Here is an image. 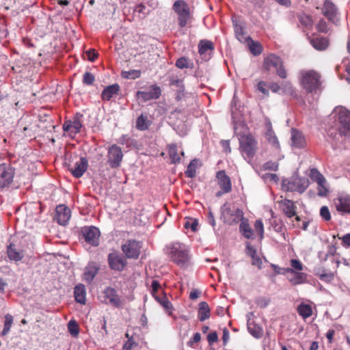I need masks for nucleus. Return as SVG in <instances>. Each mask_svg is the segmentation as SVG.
Returning a JSON list of instances; mask_svg holds the SVG:
<instances>
[{
	"instance_id": "obj_1",
	"label": "nucleus",
	"mask_w": 350,
	"mask_h": 350,
	"mask_svg": "<svg viewBox=\"0 0 350 350\" xmlns=\"http://www.w3.org/2000/svg\"><path fill=\"white\" fill-rule=\"evenodd\" d=\"M240 149L245 160L252 165L255 172L261 176L262 166L253 159L256 150V142L251 135H241L239 137Z\"/></svg>"
},
{
	"instance_id": "obj_2",
	"label": "nucleus",
	"mask_w": 350,
	"mask_h": 350,
	"mask_svg": "<svg viewBox=\"0 0 350 350\" xmlns=\"http://www.w3.org/2000/svg\"><path fill=\"white\" fill-rule=\"evenodd\" d=\"M165 253L180 267H185L189 264V250L185 244L179 242L172 243L166 246Z\"/></svg>"
},
{
	"instance_id": "obj_3",
	"label": "nucleus",
	"mask_w": 350,
	"mask_h": 350,
	"mask_svg": "<svg viewBox=\"0 0 350 350\" xmlns=\"http://www.w3.org/2000/svg\"><path fill=\"white\" fill-rule=\"evenodd\" d=\"M300 84L307 93L317 94L321 90V75L314 70H302L300 72Z\"/></svg>"
},
{
	"instance_id": "obj_4",
	"label": "nucleus",
	"mask_w": 350,
	"mask_h": 350,
	"mask_svg": "<svg viewBox=\"0 0 350 350\" xmlns=\"http://www.w3.org/2000/svg\"><path fill=\"white\" fill-rule=\"evenodd\" d=\"M310 185V181L306 177L293 176L291 179L285 180L282 183V189L286 191H297L304 193Z\"/></svg>"
},
{
	"instance_id": "obj_5",
	"label": "nucleus",
	"mask_w": 350,
	"mask_h": 350,
	"mask_svg": "<svg viewBox=\"0 0 350 350\" xmlns=\"http://www.w3.org/2000/svg\"><path fill=\"white\" fill-rule=\"evenodd\" d=\"M173 9L178 15L179 27H185L191 18L188 5L184 1L178 0L174 2Z\"/></svg>"
},
{
	"instance_id": "obj_6",
	"label": "nucleus",
	"mask_w": 350,
	"mask_h": 350,
	"mask_svg": "<svg viewBox=\"0 0 350 350\" xmlns=\"http://www.w3.org/2000/svg\"><path fill=\"white\" fill-rule=\"evenodd\" d=\"M264 132L267 146H270L276 153L280 151V145L278 137L272 129L271 122L269 119H264Z\"/></svg>"
},
{
	"instance_id": "obj_7",
	"label": "nucleus",
	"mask_w": 350,
	"mask_h": 350,
	"mask_svg": "<svg viewBox=\"0 0 350 350\" xmlns=\"http://www.w3.org/2000/svg\"><path fill=\"white\" fill-rule=\"evenodd\" d=\"M107 163L111 168L118 167L122 162L123 153L121 148L116 144L109 147L107 152Z\"/></svg>"
},
{
	"instance_id": "obj_8",
	"label": "nucleus",
	"mask_w": 350,
	"mask_h": 350,
	"mask_svg": "<svg viewBox=\"0 0 350 350\" xmlns=\"http://www.w3.org/2000/svg\"><path fill=\"white\" fill-rule=\"evenodd\" d=\"M100 301L105 304L110 305L116 308L121 306V300L116 290L112 287H107L103 291Z\"/></svg>"
},
{
	"instance_id": "obj_9",
	"label": "nucleus",
	"mask_w": 350,
	"mask_h": 350,
	"mask_svg": "<svg viewBox=\"0 0 350 350\" xmlns=\"http://www.w3.org/2000/svg\"><path fill=\"white\" fill-rule=\"evenodd\" d=\"M142 248V243L136 240H128L122 245V250L128 258L137 259Z\"/></svg>"
},
{
	"instance_id": "obj_10",
	"label": "nucleus",
	"mask_w": 350,
	"mask_h": 350,
	"mask_svg": "<svg viewBox=\"0 0 350 350\" xmlns=\"http://www.w3.org/2000/svg\"><path fill=\"white\" fill-rule=\"evenodd\" d=\"M81 233L86 243L92 246H98L99 245V238L100 236V230L95 226L84 227Z\"/></svg>"
},
{
	"instance_id": "obj_11",
	"label": "nucleus",
	"mask_w": 350,
	"mask_h": 350,
	"mask_svg": "<svg viewBox=\"0 0 350 350\" xmlns=\"http://www.w3.org/2000/svg\"><path fill=\"white\" fill-rule=\"evenodd\" d=\"M161 88L157 85H152L143 91H137L136 97L143 102L157 99L161 96Z\"/></svg>"
},
{
	"instance_id": "obj_12",
	"label": "nucleus",
	"mask_w": 350,
	"mask_h": 350,
	"mask_svg": "<svg viewBox=\"0 0 350 350\" xmlns=\"http://www.w3.org/2000/svg\"><path fill=\"white\" fill-rule=\"evenodd\" d=\"M262 319L257 317L254 312H250L247 315V329L254 337L259 338L262 335V328L260 323Z\"/></svg>"
},
{
	"instance_id": "obj_13",
	"label": "nucleus",
	"mask_w": 350,
	"mask_h": 350,
	"mask_svg": "<svg viewBox=\"0 0 350 350\" xmlns=\"http://www.w3.org/2000/svg\"><path fill=\"white\" fill-rule=\"evenodd\" d=\"M107 260L110 269L118 271H122L127 263L126 258L117 252L109 253Z\"/></svg>"
},
{
	"instance_id": "obj_14",
	"label": "nucleus",
	"mask_w": 350,
	"mask_h": 350,
	"mask_svg": "<svg viewBox=\"0 0 350 350\" xmlns=\"http://www.w3.org/2000/svg\"><path fill=\"white\" fill-rule=\"evenodd\" d=\"M81 114L77 113L73 120H69L65 121L63 124V130L68 133V135L73 137L75 135L80 132L82 127V123L81 121Z\"/></svg>"
},
{
	"instance_id": "obj_15",
	"label": "nucleus",
	"mask_w": 350,
	"mask_h": 350,
	"mask_svg": "<svg viewBox=\"0 0 350 350\" xmlns=\"http://www.w3.org/2000/svg\"><path fill=\"white\" fill-rule=\"evenodd\" d=\"M338 120L340 132L345 135H350V111L341 108L338 112Z\"/></svg>"
},
{
	"instance_id": "obj_16",
	"label": "nucleus",
	"mask_w": 350,
	"mask_h": 350,
	"mask_svg": "<svg viewBox=\"0 0 350 350\" xmlns=\"http://www.w3.org/2000/svg\"><path fill=\"white\" fill-rule=\"evenodd\" d=\"M14 175V169L8 164L0 165V188H4L13 181Z\"/></svg>"
},
{
	"instance_id": "obj_17",
	"label": "nucleus",
	"mask_w": 350,
	"mask_h": 350,
	"mask_svg": "<svg viewBox=\"0 0 350 350\" xmlns=\"http://www.w3.org/2000/svg\"><path fill=\"white\" fill-rule=\"evenodd\" d=\"M216 177L218 180V185L221 189V192L219 191L217 193V196L221 193H227L231 191L232 185L230 177L226 174L225 171L220 170L217 172Z\"/></svg>"
},
{
	"instance_id": "obj_18",
	"label": "nucleus",
	"mask_w": 350,
	"mask_h": 350,
	"mask_svg": "<svg viewBox=\"0 0 350 350\" xmlns=\"http://www.w3.org/2000/svg\"><path fill=\"white\" fill-rule=\"evenodd\" d=\"M336 210L343 214H350V196L340 195L334 200Z\"/></svg>"
},
{
	"instance_id": "obj_19",
	"label": "nucleus",
	"mask_w": 350,
	"mask_h": 350,
	"mask_svg": "<svg viewBox=\"0 0 350 350\" xmlns=\"http://www.w3.org/2000/svg\"><path fill=\"white\" fill-rule=\"evenodd\" d=\"M322 10L323 14L329 21L333 23L338 21V9L331 0H325Z\"/></svg>"
},
{
	"instance_id": "obj_20",
	"label": "nucleus",
	"mask_w": 350,
	"mask_h": 350,
	"mask_svg": "<svg viewBox=\"0 0 350 350\" xmlns=\"http://www.w3.org/2000/svg\"><path fill=\"white\" fill-rule=\"evenodd\" d=\"M71 216V211L69 208L64 204H59L56 207L55 218L57 223L65 226L67 224Z\"/></svg>"
},
{
	"instance_id": "obj_21",
	"label": "nucleus",
	"mask_w": 350,
	"mask_h": 350,
	"mask_svg": "<svg viewBox=\"0 0 350 350\" xmlns=\"http://www.w3.org/2000/svg\"><path fill=\"white\" fill-rule=\"evenodd\" d=\"M88 167V161L85 157H81L80 159L75 162L72 167H70V171L72 176L75 178L81 177Z\"/></svg>"
},
{
	"instance_id": "obj_22",
	"label": "nucleus",
	"mask_w": 350,
	"mask_h": 350,
	"mask_svg": "<svg viewBox=\"0 0 350 350\" xmlns=\"http://www.w3.org/2000/svg\"><path fill=\"white\" fill-rule=\"evenodd\" d=\"M7 254L10 260L16 262L21 260L24 256L23 251L13 243L8 245Z\"/></svg>"
},
{
	"instance_id": "obj_23",
	"label": "nucleus",
	"mask_w": 350,
	"mask_h": 350,
	"mask_svg": "<svg viewBox=\"0 0 350 350\" xmlns=\"http://www.w3.org/2000/svg\"><path fill=\"white\" fill-rule=\"evenodd\" d=\"M99 267L95 262H89L85 268L83 280L90 284L97 275Z\"/></svg>"
},
{
	"instance_id": "obj_24",
	"label": "nucleus",
	"mask_w": 350,
	"mask_h": 350,
	"mask_svg": "<svg viewBox=\"0 0 350 350\" xmlns=\"http://www.w3.org/2000/svg\"><path fill=\"white\" fill-rule=\"evenodd\" d=\"M280 204L286 217L291 218L296 215L297 207L293 201L285 199L282 200Z\"/></svg>"
},
{
	"instance_id": "obj_25",
	"label": "nucleus",
	"mask_w": 350,
	"mask_h": 350,
	"mask_svg": "<svg viewBox=\"0 0 350 350\" xmlns=\"http://www.w3.org/2000/svg\"><path fill=\"white\" fill-rule=\"evenodd\" d=\"M120 86L117 83L108 85L104 88L101 94V98L103 100L109 101L111 98L118 94Z\"/></svg>"
},
{
	"instance_id": "obj_26",
	"label": "nucleus",
	"mask_w": 350,
	"mask_h": 350,
	"mask_svg": "<svg viewBox=\"0 0 350 350\" xmlns=\"http://www.w3.org/2000/svg\"><path fill=\"white\" fill-rule=\"evenodd\" d=\"M310 43L311 45L318 51H324L329 46V40L327 38L321 37V36H316L314 38L309 37Z\"/></svg>"
},
{
	"instance_id": "obj_27",
	"label": "nucleus",
	"mask_w": 350,
	"mask_h": 350,
	"mask_svg": "<svg viewBox=\"0 0 350 350\" xmlns=\"http://www.w3.org/2000/svg\"><path fill=\"white\" fill-rule=\"evenodd\" d=\"M292 146L296 148H302L306 144L303 134L296 129H291Z\"/></svg>"
},
{
	"instance_id": "obj_28",
	"label": "nucleus",
	"mask_w": 350,
	"mask_h": 350,
	"mask_svg": "<svg viewBox=\"0 0 350 350\" xmlns=\"http://www.w3.org/2000/svg\"><path fill=\"white\" fill-rule=\"evenodd\" d=\"M246 254L252 259V265L256 266L258 269H261L262 260L260 256L256 254V250L250 243L247 244Z\"/></svg>"
},
{
	"instance_id": "obj_29",
	"label": "nucleus",
	"mask_w": 350,
	"mask_h": 350,
	"mask_svg": "<svg viewBox=\"0 0 350 350\" xmlns=\"http://www.w3.org/2000/svg\"><path fill=\"white\" fill-rule=\"evenodd\" d=\"M75 298L77 302L85 304L86 301L85 287L82 284H79L75 287Z\"/></svg>"
},
{
	"instance_id": "obj_30",
	"label": "nucleus",
	"mask_w": 350,
	"mask_h": 350,
	"mask_svg": "<svg viewBox=\"0 0 350 350\" xmlns=\"http://www.w3.org/2000/svg\"><path fill=\"white\" fill-rule=\"evenodd\" d=\"M211 310L208 304L205 301H202L199 304L198 311V318L200 321H204L210 317Z\"/></svg>"
},
{
	"instance_id": "obj_31",
	"label": "nucleus",
	"mask_w": 350,
	"mask_h": 350,
	"mask_svg": "<svg viewBox=\"0 0 350 350\" xmlns=\"http://www.w3.org/2000/svg\"><path fill=\"white\" fill-rule=\"evenodd\" d=\"M292 275L288 276V279L293 285H298L305 283L307 280V274L301 271L291 273Z\"/></svg>"
},
{
	"instance_id": "obj_32",
	"label": "nucleus",
	"mask_w": 350,
	"mask_h": 350,
	"mask_svg": "<svg viewBox=\"0 0 350 350\" xmlns=\"http://www.w3.org/2000/svg\"><path fill=\"white\" fill-rule=\"evenodd\" d=\"M299 24L304 30H310L313 26V20L311 16L305 13L297 15Z\"/></svg>"
},
{
	"instance_id": "obj_33",
	"label": "nucleus",
	"mask_w": 350,
	"mask_h": 350,
	"mask_svg": "<svg viewBox=\"0 0 350 350\" xmlns=\"http://www.w3.org/2000/svg\"><path fill=\"white\" fill-rule=\"evenodd\" d=\"M281 59L273 54H270L264 58V68L269 69L271 67L277 68Z\"/></svg>"
},
{
	"instance_id": "obj_34",
	"label": "nucleus",
	"mask_w": 350,
	"mask_h": 350,
	"mask_svg": "<svg viewBox=\"0 0 350 350\" xmlns=\"http://www.w3.org/2000/svg\"><path fill=\"white\" fill-rule=\"evenodd\" d=\"M170 158L173 163L180 162V157L178 153V148L176 144H171L168 146Z\"/></svg>"
},
{
	"instance_id": "obj_35",
	"label": "nucleus",
	"mask_w": 350,
	"mask_h": 350,
	"mask_svg": "<svg viewBox=\"0 0 350 350\" xmlns=\"http://www.w3.org/2000/svg\"><path fill=\"white\" fill-rule=\"evenodd\" d=\"M298 314L304 319L310 317L312 314V307L309 304H301L297 308Z\"/></svg>"
},
{
	"instance_id": "obj_36",
	"label": "nucleus",
	"mask_w": 350,
	"mask_h": 350,
	"mask_svg": "<svg viewBox=\"0 0 350 350\" xmlns=\"http://www.w3.org/2000/svg\"><path fill=\"white\" fill-rule=\"evenodd\" d=\"M214 46L212 42L206 40H200L198 44V52L200 55H206L208 51L213 50Z\"/></svg>"
},
{
	"instance_id": "obj_37",
	"label": "nucleus",
	"mask_w": 350,
	"mask_h": 350,
	"mask_svg": "<svg viewBox=\"0 0 350 350\" xmlns=\"http://www.w3.org/2000/svg\"><path fill=\"white\" fill-rule=\"evenodd\" d=\"M150 124L146 115L141 114L136 120V128L140 131L147 130Z\"/></svg>"
},
{
	"instance_id": "obj_38",
	"label": "nucleus",
	"mask_w": 350,
	"mask_h": 350,
	"mask_svg": "<svg viewBox=\"0 0 350 350\" xmlns=\"http://www.w3.org/2000/svg\"><path fill=\"white\" fill-rule=\"evenodd\" d=\"M233 25L234 29V33L237 38L241 42H244L247 40V38L243 31V28L242 25L239 24L236 21H233Z\"/></svg>"
},
{
	"instance_id": "obj_39",
	"label": "nucleus",
	"mask_w": 350,
	"mask_h": 350,
	"mask_svg": "<svg viewBox=\"0 0 350 350\" xmlns=\"http://www.w3.org/2000/svg\"><path fill=\"white\" fill-rule=\"evenodd\" d=\"M154 299L168 312L169 314H172L173 306L165 295H157L154 297Z\"/></svg>"
},
{
	"instance_id": "obj_40",
	"label": "nucleus",
	"mask_w": 350,
	"mask_h": 350,
	"mask_svg": "<svg viewBox=\"0 0 350 350\" xmlns=\"http://www.w3.org/2000/svg\"><path fill=\"white\" fill-rule=\"evenodd\" d=\"M309 176L312 180L316 182L317 184H320L321 182H326L325 177L316 168L310 170Z\"/></svg>"
},
{
	"instance_id": "obj_41",
	"label": "nucleus",
	"mask_w": 350,
	"mask_h": 350,
	"mask_svg": "<svg viewBox=\"0 0 350 350\" xmlns=\"http://www.w3.org/2000/svg\"><path fill=\"white\" fill-rule=\"evenodd\" d=\"M13 324V317L11 314H7L5 316V322L3 329L1 332V336H6L10 331L11 327Z\"/></svg>"
},
{
	"instance_id": "obj_42",
	"label": "nucleus",
	"mask_w": 350,
	"mask_h": 350,
	"mask_svg": "<svg viewBox=\"0 0 350 350\" xmlns=\"http://www.w3.org/2000/svg\"><path fill=\"white\" fill-rule=\"evenodd\" d=\"M239 229L245 237H246L247 239H250L252 237L253 232L247 222H246L245 221H242L241 223L240 224Z\"/></svg>"
},
{
	"instance_id": "obj_43",
	"label": "nucleus",
	"mask_w": 350,
	"mask_h": 350,
	"mask_svg": "<svg viewBox=\"0 0 350 350\" xmlns=\"http://www.w3.org/2000/svg\"><path fill=\"white\" fill-rule=\"evenodd\" d=\"M281 90L282 93L288 95H293L295 94V90L292 83L289 81H282L281 85Z\"/></svg>"
},
{
	"instance_id": "obj_44",
	"label": "nucleus",
	"mask_w": 350,
	"mask_h": 350,
	"mask_svg": "<svg viewBox=\"0 0 350 350\" xmlns=\"http://www.w3.org/2000/svg\"><path fill=\"white\" fill-rule=\"evenodd\" d=\"M68 329L70 335L72 336H77L79 334V325L74 320H71L68 322Z\"/></svg>"
},
{
	"instance_id": "obj_45",
	"label": "nucleus",
	"mask_w": 350,
	"mask_h": 350,
	"mask_svg": "<svg viewBox=\"0 0 350 350\" xmlns=\"http://www.w3.org/2000/svg\"><path fill=\"white\" fill-rule=\"evenodd\" d=\"M198 220L193 218L187 219L184 224V227L186 229H191L193 232H196L198 230Z\"/></svg>"
},
{
	"instance_id": "obj_46",
	"label": "nucleus",
	"mask_w": 350,
	"mask_h": 350,
	"mask_svg": "<svg viewBox=\"0 0 350 350\" xmlns=\"http://www.w3.org/2000/svg\"><path fill=\"white\" fill-rule=\"evenodd\" d=\"M250 50L254 55H258L261 53L262 47L258 43L254 42L253 40H250L248 43Z\"/></svg>"
},
{
	"instance_id": "obj_47",
	"label": "nucleus",
	"mask_w": 350,
	"mask_h": 350,
	"mask_svg": "<svg viewBox=\"0 0 350 350\" xmlns=\"http://www.w3.org/2000/svg\"><path fill=\"white\" fill-rule=\"evenodd\" d=\"M233 218L231 221H226V222H228L230 224H232L233 223H237L240 220H243V211L237 208L234 211V214H231Z\"/></svg>"
},
{
	"instance_id": "obj_48",
	"label": "nucleus",
	"mask_w": 350,
	"mask_h": 350,
	"mask_svg": "<svg viewBox=\"0 0 350 350\" xmlns=\"http://www.w3.org/2000/svg\"><path fill=\"white\" fill-rule=\"evenodd\" d=\"M196 160H193L187 166V170L185 171V175L187 177L193 178L196 176Z\"/></svg>"
},
{
	"instance_id": "obj_49",
	"label": "nucleus",
	"mask_w": 350,
	"mask_h": 350,
	"mask_svg": "<svg viewBox=\"0 0 350 350\" xmlns=\"http://www.w3.org/2000/svg\"><path fill=\"white\" fill-rule=\"evenodd\" d=\"M275 68L277 75L281 79H286L287 77V72L284 66L282 59L280 62L277 68Z\"/></svg>"
},
{
	"instance_id": "obj_50",
	"label": "nucleus",
	"mask_w": 350,
	"mask_h": 350,
	"mask_svg": "<svg viewBox=\"0 0 350 350\" xmlns=\"http://www.w3.org/2000/svg\"><path fill=\"white\" fill-rule=\"evenodd\" d=\"M319 213L321 218L326 221H329L332 218L330 211L327 206H323L320 208Z\"/></svg>"
},
{
	"instance_id": "obj_51",
	"label": "nucleus",
	"mask_w": 350,
	"mask_h": 350,
	"mask_svg": "<svg viewBox=\"0 0 350 350\" xmlns=\"http://www.w3.org/2000/svg\"><path fill=\"white\" fill-rule=\"evenodd\" d=\"M141 72L138 70H131L123 72V77L127 79H135L137 78H139Z\"/></svg>"
},
{
	"instance_id": "obj_52",
	"label": "nucleus",
	"mask_w": 350,
	"mask_h": 350,
	"mask_svg": "<svg viewBox=\"0 0 350 350\" xmlns=\"http://www.w3.org/2000/svg\"><path fill=\"white\" fill-rule=\"evenodd\" d=\"M95 80V77L93 74L90 72H85L83 76V83L85 85H92Z\"/></svg>"
},
{
	"instance_id": "obj_53",
	"label": "nucleus",
	"mask_w": 350,
	"mask_h": 350,
	"mask_svg": "<svg viewBox=\"0 0 350 350\" xmlns=\"http://www.w3.org/2000/svg\"><path fill=\"white\" fill-rule=\"evenodd\" d=\"M325 184L326 182H321L320 184H317L318 196L325 197L327 195L328 189L327 188Z\"/></svg>"
},
{
	"instance_id": "obj_54",
	"label": "nucleus",
	"mask_w": 350,
	"mask_h": 350,
	"mask_svg": "<svg viewBox=\"0 0 350 350\" xmlns=\"http://www.w3.org/2000/svg\"><path fill=\"white\" fill-rule=\"evenodd\" d=\"M176 66L180 69L187 68L190 67L187 59L185 57L178 58L176 62Z\"/></svg>"
},
{
	"instance_id": "obj_55",
	"label": "nucleus",
	"mask_w": 350,
	"mask_h": 350,
	"mask_svg": "<svg viewBox=\"0 0 350 350\" xmlns=\"http://www.w3.org/2000/svg\"><path fill=\"white\" fill-rule=\"evenodd\" d=\"M170 84L171 85L176 86L181 90H183L184 89L183 81L178 77H171L170 79Z\"/></svg>"
},
{
	"instance_id": "obj_56",
	"label": "nucleus",
	"mask_w": 350,
	"mask_h": 350,
	"mask_svg": "<svg viewBox=\"0 0 350 350\" xmlns=\"http://www.w3.org/2000/svg\"><path fill=\"white\" fill-rule=\"evenodd\" d=\"M264 180H269L277 184L279 181V177L275 173H265L264 174Z\"/></svg>"
},
{
	"instance_id": "obj_57",
	"label": "nucleus",
	"mask_w": 350,
	"mask_h": 350,
	"mask_svg": "<svg viewBox=\"0 0 350 350\" xmlns=\"http://www.w3.org/2000/svg\"><path fill=\"white\" fill-rule=\"evenodd\" d=\"M273 268V270L274 271L277 273V274H286L287 273H293L294 272L293 269L290 268V267H288V268H280L276 265H272Z\"/></svg>"
},
{
	"instance_id": "obj_58",
	"label": "nucleus",
	"mask_w": 350,
	"mask_h": 350,
	"mask_svg": "<svg viewBox=\"0 0 350 350\" xmlns=\"http://www.w3.org/2000/svg\"><path fill=\"white\" fill-rule=\"evenodd\" d=\"M316 28L318 31L322 33L327 32V25L325 21L323 19L320 20L316 25Z\"/></svg>"
},
{
	"instance_id": "obj_59",
	"label": "nucleus",
	"mask_w": 350,
	"mask_h": 350,
	"mask_svg": "<svg viewBox=\"0 0 350 350\" xmlns=\"http://www.w3.org/2000/svg\"><path fill=\"white\" fill-rule=\"evenodd\" d=\"M151 286H152L151 293H152V296L154 297L155 296L159 295L158 293H159V290L161 289V285H160L159 282L157 280H154L152 282Z\"/></svg>"
},
{
	"instance_id": "obj_60",
	"label": "nucleus",
	"mask_w": 350,
	"mask_h": 350,
	"mask_svg": "<svg viewBox=\"0 0 350 350\" xmlns=\"http://www.w3.org/2000/svg\"><path fill=\"white\" fill-rule=\"evenodd\" d=\"M291 268L293 269V271L297 270V271H301L303 270V265L299 260L292 259L291 260Z\"/></svg>"
},
{
	"instance_id": "obj_61",
	"label": "nucleus",
	"mask_w": 350,
	"mask_h": 350,
	"mask_svg": "<svg viewBox=\"0 0 350 350\" xmlns=\"http://www.w3.org/2000/svg\"><path fill=\"white\" fill-rule=\"evenodd\" d=\"M278 166L279 165L278 162L268 161L264 164V170H269L275 172L278 170Z\"/></svg>"
},
{
	"instance_id": "obj_62",
	"label": "nucleus",
	"mask_w": 350,
	"mask_h": 350,
	"mask_svg": "<svg viewBox=\"0 0 350 350\" xmlns=\"http://www.w3.org/2000/svg\"><path fill=\"white\" fill-rule=\"evenodd\" d=\"M86 56L89 61L94 62L98 57V53L95 49H90L86 51Z\"/></svg>"
},
{
	"instance_id": "obj_63",
	"label": "nucleus",
	"mask_w": 350,
	"mask_h": 350,
	"mask_svg": "<svg viewBox=\"0 0 350 350\" xmlns=\"http://www.w3.org/2000/svg\"><path fill=\"white\" fill-rule=\"evenodd\" d=\"M137 344L131 339H129L123 345V350H132L134 347H137Z\"/></svg>"
},
{
	"instance_id": "obj_64",
	"label": "nucleus",
	"mask_w": 350,
	"mask_h": 350,
	"mask_svg": "<svg viewBox=\"0 0 350 350\" xmlns=\"http://www.w3.org/2000/svg\"><path fill=\"white\" fill-rule=\"evenodd\" d=\"M341 239L342 246L350 247V233L345 234Z\"/></svg>"
}]
</instances>
